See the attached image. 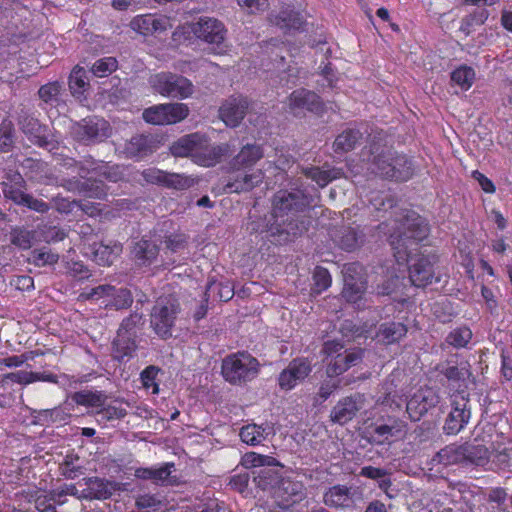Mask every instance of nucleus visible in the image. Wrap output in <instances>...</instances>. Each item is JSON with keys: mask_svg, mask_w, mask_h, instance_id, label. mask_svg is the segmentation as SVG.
Wrapping results in <instances>:
<instances>
[{"mask_svg": "<svg viewBox=\"0 0 512 512\" xmlns=\"http://www.w3.org/2000/svg\"><path fill=\"white\" fill-rule=\"evenodd\" d=\"M393 232L389 241L398 263L407 262L409 279L416 287H425L439 281L435 278L434 262L428 256L413 259L411 253L417 249L418 243L426 239L430 228L427 221L418 213L407 210L393 220Z\"/></svg>", "mask_w": 512, "mask_h": 512, "instance_id": "f257e3e1", "label": "nucleus"}, {"mask_svg": "<svg viewBox=\"0 0 512 512\" xmlns=\"http://www.w3.org/2000/svg\"><path fill=\"white\" fill-rule=\"evenodd\" d=\"M310 207L309 197L299 189L279 190L272 199V219L278 221L291 240L308 230L303 213Z\"/></svg>", "mask_w": 512, "mask_h": 512, "instance_id": "f03ea898", "label": "nucleus"}, {"mask_svg": "<svg viewBox=\"0 0 512 512\" xmlns=\"http://www.w3.org/2000/svg\"><path fill=\"white\" fill-rule=\"evenodd\" d=\"M182 313L181 304L174 295H163L157 298L150 313V327L163 340L173 336Z\"/></svg>", "mask_w": 512, "mask_h": 512, "instance_id": "7ed1b4c3", "label": "nucleus"}, {"mask_svg": "<svg viewBox=\"0 0 512 512\" xmlns=\"http://www.w3.org/2000/svg\"><path fill=\"white\" fill-rule=\"evenodd\" d=\"M221 372L226 381L240 385L258 375L259 362L248 352L233 353L223 359Z\"/></svg>", "mask_w": 512, "mask_h": 512, "instance_id": "20e7f679", "label": "nucleus"}, {"mask_svg": "<svg viewBox=\"0 0 512 512\" xmlns=\"http://www.w3.org/2000/svg\"><path fill=\"white\" fill-rule=\"evenodd\" d=\"M373 166V172L383 178L395 181H407L414 173V165L411 159L406 155L390 151L374 157Z\"/></svg>", "mask_w": 512, "mask_h": 512, "instance_id": "39448f33", "label": "nucleus"}, {"mask_svg": "<svg viewBox=\"0 0 512 512\" xmlns=\"http://www.w3.org/2000/svg\"><path fill=\"white\" fill-rule=\"evenodd\" d=\"M151 85L162 96L185 99L192 95L193 84L184 76L162 72L151 78Z\"/></svg>", "mask_w": 512, "mask_h": 512, "instance_id": "423d86ee", "label": "nucleus"}, {"mask_svg": "<svg viewBox=\"0 0 512 512\" xmlns=\"http://www.w3.org/2000/svg\"><path fill=\"white\" fill-rule=\"evenodd\" d=\"M241 463L245 468H260L259 471L253 472V479L262 490H266L277 480L276 473L272 472L269 468L281 466L276 458L256 452L245 453Z\"/></svg>", "mask_w": 512, "mask_h": 512, "instance_id": "0eeeda50", "label": "nucleus"}, {"mask_svg": "<svg viewBox=\"0 0 512 512\" xmlns=\"http://www.w3.org/2000/svg\"><path fill=\"white\" fill-rule=\"evenodd\" d=\"M407 432L405 421L388 417L383 422L377 421L366 430V439L372 445H385L402 438Z\"/></svg>", "mask_w": 512, "mask_h": 512, "instance_id": "6e6552de", "label": "nucleus"}, {"mask_svg": "<svg viewBox=\"0 0 512 512\" xmlns=\"http://www.w3.org/2000/svg\"><path fill=\"white\" fill-rule=\"evenodd\" d=\"M189 108L184 103H166L151 106L143 111V119L154 125H168L184 120Z\"/></svg>", "mask_w": 512, "mask_h": 512, "instance_id": "1a4fd4ad", "label": "nucleus"}, {"mask_svg": "<svg viewBox=\"0 0 512 512\" xmlns=\"http://www.w3.org/2000/svg\"><path fill=\"white\" fill-rule=\"evenodd\" d=\"M471 418L469 398L464 393L451 396V411L446 417L443 431L447 435H456L462 431Z\"/></svg>", "mask_w": 512, "mask_h": 512, "instance_id": "9d476101", "label": "nucleus"}, {"mask_svg": "<svg viewBox=\"0 0 512 512\" xmlns=\"http://www.w3.org/2000/svg\"><path fill=\"white\" fill-rule=\"evenodd\" d=\"M73 135L86 145L99 143L109 137L110 125L102 118L88 117L73 126Z\"/></svg>", "mask_w": 512, "mask_h": 512, "instance_id": "9b49d317", "label": "nucleus"}, {"mask_svg": "<svg viewBox=\"0 0 512 512\" xmlns=\"http://www.w3.org/2000/svg\"><path fill=\"white\" fill-rule=\"evenodd\" d=\"M188 29L197 39L217 46L224 42L227 34V29L220 20L207 16L188 24Z\"/></svg>", "mask_w": 512, "mask_h": 512, "instance_id": "f8f14e48", "label": "nucleus"}, {"mask_svg": "<svg viewBox=\"0 0 512 512\" xmlns=\"http://www.w3.org/2000/svg\"><path fill=\"white\" fill-rule=\"evenodd\" d=\"M311 372L312 363L308 358H295L279 373L277 378L279 388L283 391H290L304 382Z\"/></svg>", "mask_w": 512, "mask_h": 512, "instance_id": "ddd939ff", "label": "nucleus"}, {"mask_svg": "<svg viewBox=\"0 0 512 512\" xmlns=\"http://www.w3.org/2000/svg\"><path fill=\"white\" fill-rule=\"evenodd\" d=\"M362 271L363 268L358 263H350L344 266V288L342 296L347 302L357 304L366 291L367 282L363 277Z\"/></svg>", "mask_w": 512, "mask_h": 512, "instance_id": "4468645a", "label": "nucleus"}, {"mask_svg": "<svg viewBox=\"0 0 512 512\" xmlns=\"http://www.w3.org/2000/svg\"><path fill=\"white\" fill-rule=\"evenodd\" d=\"M143 179L151 184L161 185L168 189L187 190L195 185L196 180L191 176L180 173H170L157 168H148L142 172Z\"/></svg>", "mask_w": 512, "mask_h": 512, "instance_id": "2eb2a0df", "label": "nucleus"}, {"mask_svg": "<svg viewBox=\"0 0 512 512\" xmlns=\"http://www.w3.org/2000/svg\"><path fill=\"white\" fill-rule=\"evenodd\" d=\"M440 402V396L436 390L424 387L417 390L408 400L407 413L412 421H419L430 409Z\"/></svg>", "mask_w": 512, "mask_h": 512, "instance_id": "dca6fc26", "label": "nucleus"}, {"mask_svg": "<svg viewBox=\"0 0 512 512\" xmlns=\"http://www.w3.org/2000/svg\"><path fill=\"white\" fill-rule=\"evenodd\" d=\"M278 504L282 508H289L306 498V488L301 481L285 478L280 481L275 491Z\"/></svg>", "mask_w": 512, "mask_h": 512, "instance_id": "f3484780", "label": "nucleus"}, {"mask_svg": "<svg viewBox=\"0 0 512 512\" xmlns=\"http://www.w3.org/2000/svg\"><path fill=\"white\" fill-rule=\"evenodd\" d=\"M357 489L345 485H334L323 494V503L335 509H350L355 506Z\"/></svg>", "mask_w": 512, "mask_h": 512, "instance_id": "a211bd4d", "label": "nucleus"}, {"mask_svg": "<svg viewBox=\"0 0 512 512\" xmlns=\"http://www.w3.org/2000/svg\"><path fill=\"white\" fill-rule=\"evenodd\" d=\"M246 230L251 234L267 232L269 236L273 238V241L278 244H284L290 241L278 221L272 219V215L269 219L266 216H251L246 224Z\"/></svg>", "mask_w": 512, "mask_h": 512, "instance_id": "6ab92c4d", "label": "nucleus"}, {"mask_svg": "<svg viewBox=\"0 0 512 512\" xmlns=\"http://www.w3.org/2000/svg\"><path fill=\"white\" fill-rule=\"evenodd\" d=\"M270 22L287 33L304 31L307 25L304 16L291 6L283 7L277 14H271Z\"/></svg>", "mask_w": 512, "mask_h": 512, "instance_id": "aec40b11", "label": "nucleus"}, {"mask_svg": "<svg viewBox=\"0 0 512 512\" xmlns=\"http://www.w3.org/2000/svg\"><path fill=\"white\" fill-rule=\"evenodd\" d=\"M247 109V98L232 96L222 104L219 114L227 126L236 127L243 120Z\"/></svg>", "mask_w": 512, "mask_h": 512, "instance_id": "412c9836", "label": "nucleus"}, {"mask_svg": "<svg viewBox=\"0 0 512 512\" xmlns=\"http://www.w3.org/2000/svg\"><path fill=\"white\" fill-rule=\"evenodd\" d=\"M333 241L342 249L348 252L358 249L365 239V234L357 226H341L332 233Z\"/></svg>", "mask_w": 512, "mask_h": 512, "instance_id": "4be33fe9", "label": "nucleus"}, {"mask_svg": "<svg viewBox=\"0 0 512 512\" xmlns=\"http://www.w3.org/2000/svg\"><path fill=\"white\" fill-rule=\"evenodd\" d=\"M18 125L33 144L39 147H47L49 145L50 142L44 135L45 127L40 124L38 119L22 112L18 117Z\"/></svg>", "mask_w": 512, "mask_h": 512, "instance_id": "5701e85b", "label": "nucleus"}, {"mask_svg": "<svg viewBox=\"0 0 512 512\" xmlns=\"http://www.w3.org/2000/svg\"><path fill=\"white\" fill-rule=\"evenodd\" d=\"M361 359L362 352L360 350H344L341 355H336L329 360L326 374L329 378L337 377L357 365Z\"/></svg>", "mask_w": 512, "mask_h": 512, "instance_id": "b1692460", "label": "nucleus"}, {"mask_svg": "<svg viewBox=\"0 0 512 512\" xmlns=\"http://www.w3.org/2000/svg\"><path fill=\"white\" fill-rule=\"evenodd\" d=\"M91 173L103 177L111 182H117L120 178L118 172L103 161H97L91 156H86L79 161L78 175L86 178Z\"/></svg>", "mask_w": 512, "mask_h": 512, "instance_id": "393cba45", "label": "nucleus"}, {"mask_svg": "<svg viewBox=\"0 0 512 512\" xmlns=\"http://www.w3.org/2000/svg\"><path fill=\"white\" fill-rule=\"evenodd\" d=\"M289 106L291 110H307L314 113H320L323 109V104L320 97L312 91L306 89H299L289 97Z\"/></svg>", "mask_w": 512, "mask_h": 512, "instance_id": "a878e982", "label": "nucleus"}, {"mask_svg": "<svg viewBox=\"0 0 512 512\" xmlns=\"http://www.w3.org/2000/svg\"><path fill=\"white\" fill-rule=\"evenodd\" d=\"M361 407L360 396L345 397L333 407L331 419L335 423L344 425L356 416Z\"/></svg>", "mask_w": 512, "mask_h": 512, "instance_id": "bb28decb", "label": "nucleus"}, {"mask_svg": "<svg viewBox=\"0 0 512 512\" xmlns=\"http://www.w3.org/2000/svg\"><path fill=\"white\" fill-rule=\"evenodd\" d=\"M227 152V145L208 147L206 137L204 136L203 144L194 152V163L204 167H211L219 163Z\"/></svg>", "mask_w": 512, "mask_h": 512, "instance_id": "cd10ccee", "label": "nucleus"}, {"mask_svg": "<svg viewBox=\"0 0 512 512\" xmlns=\"http://www.w3.org/2000/svg\"><path fill=\"white\" fill-rule=\"evenodd\" d=\"M263 174L258 171L255 173H238L229 177L224 186L226 193H241L249 191L262 182Z\"/></svg>", "mask_w": 512, "mask_h": 512, "instance_id": "c85d7f7f", "label": "nucleus"}, {"mask_svg": "<svg viewBox=\"0 0 512 512\" xmlns=\"http://www.w3.org/2000/svg\"><path fill=\"white\" fill-rule=\"evenodd\" d=\"M204 136L199 133L185 135L175 141L171 147V154L175 157H191L194 162V152L203 144Z\"/></svg>", "mask_w": 512, "mask_h": 512, "instance_id": "c756f323", "label": "nucleus"}, {"mask_svg": "<svg viewBox=\"0 0 512 512\" xmlns=\"http://www.w3.org/2000/svg\"><path fill=\"white\" fill-rule=\"evenodd\" d=\"M122 244L119 242L94 243L91 246L93 260L102 266H110L122 253Z\"/></svg>", "mask_w": 512, "mask_h": 512, "instance_id": "7c9ffc66", "label": "nucleus"}, {"mask_svg": "<svg viewBox=\"0 0 512 512\" xmlns=\"http://www.w3.org/2000/svg\"><path fill=\"white\" fill-rule=\"evenodd\" d=\"M166 24L167 20L147 14L136 16L130 22V27L139 34L146 36L165 31Z\"/></svg>", "mask_w": 512, "mask_h": 512, "instance_id": "2f4dec72", "label": "nucleus"}, {"mask_svg": "<svg viewBox=\"0 0 512 512\" xmlns=\"http://www.w3.org/2000/svg\"><path fill=\"white\" fill-rule=\"evenodd\" d=\"M135 334H120L113 341V355L119 362H127L134 355L137 350V343Z\"/></svg>", "mask_w": 512, "mask_h": 512, "instance_id": "473e14b6", "label": "nucleus"}, {"mask_svg": "<svg viewBox=\"0 0 512 512\" xmlns=\"http://www.w3.org/2000/svg\"><path fill=\"white\" fill-rule=\"evenodd\" d=\"M406 334L407 327L405 324L388 321L380 324L376 337L379 342L390 345L399 342Z\"/></svg>", "mask_w": 512, "mask_h": 512, "instance_id": "72a5a7b5", "label": "nucleus"}, {"mask_svg": "<svg viewBox=\"0 0 512 512\" xmlns=\"http://www.w3.org/2000/svg\"><path fill=\"white\" fill-rule=\"evenodd\" d=\"M272 433L273 427L269 423L261 425L248 424L241 428L239 435L244 443L256 446L261 444Z\"/></svg>", "mask_w": 512, "mask_h": 512, "instance_id": "f704fd0d", "label": "nucleus"}, {"mask_svg": "<svg viewBox=\"0 0 512 512\" xmlns=\"http://www.w3.org/2000/svg\"><path fill=\"white\" fill-rule=\"evenodd\" d=\"M263 156L264 151L261 145L247 144L233 158L232 166L237 169L249 168L256 164Z\"/></svg>", "mask_w": 512, "mask_h": 512, "instance_id": "c9c22d12", "label": "nucleus"}, {"mask_svg": "<svg viewBox=\"0 0 512 512\" xmlns=\"http://www.w3.org/2000/svg\"><path fill=\"white\" fill-rule=\"evenodd\" d=\"M131 253L138 265H150L156 259L159 249L152 241L141 239L135 243Z\"/></svg>", "mask_w": 512, "mask_h": 512, "instance_id": "e433bc0d", "label": "nucleus"}, {"mask_svg": "<svg viewBox=\"0 0 512 512\" xmlns=\"http://www.w3.org/2000/svg\"><path fill=\"white\" fill-rule=\"evenodd\" d=\"M86 489L82 491L83 498L86 499H107L111 496L112 492L109 489V482L98 478L89 477L84 478Z\"/></svg>", "mask_w": 512, "mask_h": 512, "instance_id": "4c0bfd02", "label": "nucleus"}, {"mask_svg": "<svg viewBox=\"0 0 512 512\" xmlns=\"http://www.w3.org/2000/svg\"><path fill=\"white\" fill-rule=\"evenodd\" d=\"M463 464L484 465L489 459L488 449L483 445L462 444Z\"/></svg>", "mask_w": 512, "mask_h": 512, "instance_id": "58836bf2", "label": "nucleus"}, {"mask_svg": "<svg viewBox=\"0 0 512 512\" xmlns=\"http://www.w3.org/2000/svg\"><path fill=\"white\" fill-rule=\"evenodd\" d=\"M362 138L358 129L347 128L340 133L333 144L336 153H346L353 150Z\"/></svg>", "mask_w": 512, "mask_h": 512, "instance_id": "ea45409f", "label": "nucleus"}, {"mask_svg": "<svg viewBox=\"0 0 512 512\" xmlns=\"http://www.w3.org/2000/svg\"><path fill=\"white\" fill-rule=\"evenodd\" d=\"M71 399L78 405L99 409L106 402V395L102 391L81 390L72 394Z\"/></svg>", "mask_w": 512, "mask_h": 512, "instance_id": "a19ab883", "label": "nucleus"}, {"mask_svg": "<svg viewBox=\"0 0 512 512\" xmlns=\"http://www.w3.org/2000/svg\"><path fill=\"white\" fill-rule=\"evenodd\" d=\"M462 444H450L442 448L432 459L433 463L449 466L463 464Z\"/></svg>", "mask_w": 512, "mask_h": 512, "instance_id": "79ce46f5", "label": "nucleus"}, {"mask_svg": "<svg viewBox=\"0 0 512 512\" xmlns=\"http://www.w3.org/2000/svg\"><path fill=\"white\" fill-rule=\"evenodd\" d=\"M371 211L387 212L396 205V198L391 191H372L369 196Z\"/></svg>", "mask_w": 512, "mask_h": 512, "instance_id": "37998d69", "label": "nucleus"}, {"mask_svg": "<svg viewBox=\"0 0 512 512\" xmlns=\"http://www.w3.org/2000/svg\"><path fill=\"white\" fill-rule=\"evenodd\" d=\"M439 372L443 374L448 381L453 383L465 382L470 376L471 372L467 362H461L459 365H440Z\"/></svg>", "mask_w": 512, "mask_h": 512, "instance_id": "c03bdc74", "label": "nucleus"}, {"mask_svg": "<svg viewBox=\"0 0 512 512\" xmlns=\"http://www.w3.org/2000/svg\"><path fill=\"white\" fill-rule=\"evenodd\" d=\"M359 475L377 481L378 487L386 493L392 485L390 473L383 468L364 466L361 468Z\"/></svg>", "mask_w": 512, "mask_h": 512, "instance_id": "a18cd8bd", "label": "nucleus"}, {"mask_svg": "<svg viewBox=\"0 0 512 512\" xmlns=\"http://www.w3.org/2000/svg\"><path fill=\"white\" fill-rule=\"evenodd\" d=\"M125 149L130 157L135 158H143L152 152L150 139L144 135L133 136Z\"/></svg>", "mask_w": 512, "mask_h": 512, "instance_id": "49530a36", "label": "nucleus"}, {"mask_svg": "<svg viewBox=\"0 0 512 512\" xmlns=\"http://www.w3.org/2000/svg\"><path fill=\"white\" fill-rule=\"evenodd\" d=\"M475 71L467 65H461L451 73L452 83L467 91L474 83Z\"/></svg>", "mask_w": 512, "mask_h": 512, "instance_id": "de8ad7c7", "label": "nucleus"}, {"mask_svg": "<svg viewBox=\"0 0 512 512\" xmlns=\"http://www.w3.org/2000/svg\"><path fill=\"white\" fill-rule=\"evenodd\" d=\"M472 339V331L467 326L457 327L451 330L445 338L448 345L460 349L468 345Z\"/></svg>", "mask_w": 512, "mask_h": 512, "instance_id": "09e8293b", "label": "nucleus"}, {"mask_svg": "<svg viewBox=\"0 0 512 512\" xmlns=\"http://www.w3.org/2000/svg\"><path fill=\"white\" fill-rule=\"evenodd\" d=\"M133 303V297L130 290L126 288L117 289L114 287L113 294L105 303L106 307H114L117 310L128 308Z\"/></svg>", "mask_w": 512, "mask_h": 512, "instance_id": "8fccbe9b", "label": "nucleus"}, {"mask_svg": "<svg viewBox=\"0 0 512 512\" xmlns=\"http://www.w3.org/2000/svg\"><path fill=\"white\" fill-rule=\"evenodd\" d=\"M126 414L127 411L125 408L115 405H103L96 411L97 421L100 424H106L109 421L122 419Z\"/></svg>", "mask_w": 512, "mask_h": 512, "instance_id": "3c124183", "label": "nucleus"}, {"mask_svg": "<svg viewBox=\"0 0 512 512\" xmlns=\"http://www.w3.org/2000/svg\"><path fill=\"white\" fill-rule=\"evenodd\" d=\"M88 86L86 71L84 68L75 67L69 77V88L73 95H82Z\"/></svg>", "mask_w": 512, "mask_h": 512, "instance_id": "603ef678", "label": "nucleus"}, {"mask_svg": "<svg viewBox=\"0 0 512 512\" xmlns=\"http://www.w3.org/2000/svg\"><path fill=\"white\" fill-rule=\"evenodd\" d=\"M62 86L58 82H51L43 85L39 91L40 99L49 106H56L59 103V96Z\"/></svg>", "mask_w": 512, "mask_h": 512, "instance_id": "864d4df0", "label": "nucleus"}, {"mask_svg": "<svg viewBox=\"0 0 512 512\" xmlns=\"http://www.w3.org/2000/svg\"><path fill=\"white\" fill-rule=\"evenodd\" d=\"M304 174L319 186L324 187L333 179H336L338 173L335 170H321L319 167H309L304 170Z\"/></svg>", "mask_w": 512, "mask_h": 512, "instance_id": "5fc2aeb1", "label": "nucleus"}, {"mask_svg": "<svg viewBox=\"0 0 512 512\" xmlns=\"http://www.w3.org/2000/svg\"><path fill=\"white\" fill-rule=\"evenodd\" d=\"M35 233L32 230L17 227L11 231V242L20 249L26 250L32 246Z\"/></svg>", "mask_w": 512, "mask_h": 512, "instance_id": "6e6d98bb", "label": "nucleus"}, {"mask_svg": "<svg viewBox=\"0 0 512 512\" xmlns=\"http://www.w3.org/2000/svg\"><path fill=\"white\" fill-rule=\"evenodd\" d=\"M82 195L88 198L104 199L107 189L101 180L87 179L83 182Z\"/></svg>", "mask_w": 512, "mask_h": 512, "instance_id": "4d7b16f0", "label": "nucleus"}, {"mask_svg": "<svg viewBox=\"0 0 512 512\" xmlns=\"http://www.w3.org/2000/svg\"><path fill=\"white\" fill-rule=\"evenodd\" d=\"M14 124L9 119H4L0 124V150L8 152L14 143Z\"/></svg>", "mask_w": 512, "mask_h": 512, "instance_id": "13d9d810", "label": "nucleus"}, {"mask_svg": "<svg viewBox=\"0 0 512 512\" xmlns=\"http://www.w3.org/2000/svg\"><path fill=\"white\" fill-rule=\"evenodd\" d=\"M118 67V62L114 57H104L97 60L92 68L91 72L96 77H106L110 75L112 72L116 71Z\"/></svg>", "mask_w": 512, "mask_h": 512, "instance_id": "bf43d9fd", "label": "nucleus"}, {"mask_svg": "<svg viewBox=\"0 0 512 512\" xmlns=\"http://www.w3.org/2000/svg\"><path fill=\"white\" fill-rule=\"evenodd\" d=\"M160 369L154 365L146 367L140 374L142 385L145 389L150 390L152 394L159 393V385L156 381Z\"/></svg>", "mask_w": 512, "mask_h": 512, "instance_id": "052dcab7", "label": "nucleus"}, {"mask_svg": "<svg viewBox=\"0 0 512 512\" xmlns=\"http://www.w3.org/2000/svg\"><path fill=\"white\" fill-rule=\"evenodd\" d=\"M314 285L312 292L320 294L324 290L328 289L331 285V276L327 269L323 267H317L313 273Z\"/></svg>", "mask_w": 512, "mask_h": 512, "instance_id": "680f3d73", "label": "nucleus"}, {"mask_svg": "<svg viewBox=\"0 0 512 512\" xmlns=\"http://www.w3.org/2000/svg\"><path fill=\"white\" fill-rule=\"evenodd\" d=\"M4 197L11 200L16 205L22 206L28 193L25 192L26 187L10 186V184H1Z\"/></svg>", "mask_w": 512, "mask_h": 512, "instance_id": "e2e57ef3", "label": "nucleus"}, {"mask_svg": "<svg viewBox=\"0 0 512 512\" xmlns=\"http://www.w3.org/2000/svg\"><path fill=\"white\" fill-rule=\"evenodd\" d=\"M249 480V473H239L230 477L228 485L231 487V489L246 496L249 494Z\"/></svg>", "mask_w": 512, "mask_h": 512, "instance_id": "0e129e2a", "label": "nucleus"}, {"mask_svg": "<svg viewBox=\"0 0 512 512\" xmlns=\"http://www.w3.org/2000/svg\"><path fill=\"white\" fill-rule=\"evenodd\" d=\"M113 291H114V286L109 285V284H104V285H99L97 287H94V288L90 289V291H88V292H83L81 294V296L87 300H89V299L99 300L101 298H109L110 299V296L113 294Z\"/></svg>", "mask_w": 512, "mask_h": 512, "instance_id": "69168bd1", "label": "nucleus"}, {"mask_svg": "<svg viewBox=\"0 0 512 512\" xmlns=\"http://www.w3.org/2000/svg\"><path fill=\"white\" fill-rule=\"evenodd\" d=\"M195 512H226V506L217 499H208L194 505Z\"/></svg>", "mask_w": 512, "mask_h": 512, "instance_id": "338daca9", "label": "nucleus"}, {"mask_svg": "<svg viewBox=\"0 0 512 512\" xmlns=\"http://www.w3.org/2000/svg\"><path fill=\"white\" fill-rule=\"evenodd\" d=\"M68 273L76 280H85L91 276L88 267L80 261L68 263Z\"/></svg>", "mask_w": 512, "mask_h": 512, "instance_id": "774afa93", "label": "nucleus"}]
</instances>
